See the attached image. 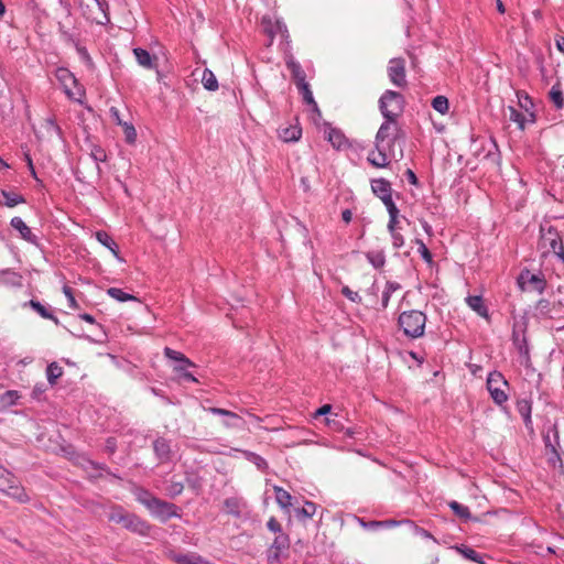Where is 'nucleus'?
<instances>
[{"label": "nucleus", "instance_id": "1", "mask_svg": "<svg viewBox=\"0 0 564 564\" xmlns=\"http://www.w3.org/2000/svg\"><path fill=\"white\" fill-rule=\"evenodd\" d=\"M395 119H386L380 126L376 139L375 149L368 153V162L378 169L387 167L394 154V143L398 135Z\"/></svg>", "mask_w": 564, "mask_h": 564}, {"label": "nucleus", "instance_id": "2", "mask_svg": "<svg viewBox=\"0 0 564 564\" xmlns=\"http://www.w3.org/2000/svg\"><path fill=\"white\" fill-rule=\"evenodd\" d=\"M398 324L406 337L420 338L424 335L426 315L417 310L405 311L399 315Z\"/></svg>", "mask_w": 564, "mask_h": 564}, {"label": "nucleus", "instance_id": "3", "mask_svg": "<svg viewBox=\"0 0 564 564\" xmlns=\"http://www.w3.org/2000/svg\"><path fill=\"white\" fill-rule=\"evenodd\" d=\"M0 491L19 503H28L30 496L18 477L0 465Z\"/></svg>", "mask_w": 564, "mask_h": 564}, {"label": "nucleus", "instance_id": "4", "mask_svg": "<svg viewBox=\"0 0 564 564\" xmlns=\"http://www.w3.org/2000/svg\"><path fill=\"white\" fill-rule=\"evenodd\" d=\"M486 388L494 403L498 406H502L508 401L509 383L501 372L496 370L489 372L486 381Z\"/></svg>", "mask_w": 564, "mask_h": 564}, {"label": "nucleus", "instance_id": "5", "mask_svg": "<svg viewBox=\"0 0 564 564\" xmlns=\"http://www.w3.org/2000/svg\"><path fill=\"white\" fill-rule=\"evenodd\" d=\"M403 96L394 90H386L379 99V109L384 119H397L403 110Z\"/></svg>", "mask_w": 564, "mask_h": 564}, {"label": "nucleus", "instance_id": "6", "mask_svg": "<svg viewBox=\"0 0 564 564\" xmlns=\"http://www.w3.org/2000/svg\"><path fill=\"white\" fill-rule=\"evenodd\" d=\"M164 356L176 362L174 371L184 380L189 382H197L196 377L188 371V368H194L195 364L191 361L183 352L174 350L170 347L164 348Z\"/></svg>", "mask_w": 564, "mask_h": 564}, {"label": "nucleus", "instance_id": "7", "mask_svg": "<svg viewBox=\"0 0 564 564\" xmlns=\"http://www.w3.org/2000/svg\"><path fill=\"white\" fill-rule=\"evenodd\" d=\"M290 549V538L288 534H278L275 535L273 542L271 543L267 561L268 564H282V558L288 556V552Z\"/></svg>", "mask_w": 564, "mask_h": 564}, {"label": "nucleus", "instance_id": "8", "mask_svg": "<svg viewBox=\"0 0 564 564\" xmlns=\"http://www.w3.org/2000/svg\"><path fill=\"white\" fill-rule=\"evenodd\" d=\"M149 512L162 523H165L171 518H180L178 507L172 502H167L160 498L149 509Z\"/></svg>", "mask_w": 564, "mask_h": 564}, {"label": "nucleus", "instance_id": "9", "mask_svg": "<svg viewBox=\"0 0 564 564\" xmlns=\"http://www.w3.org/2000/svg\"><path fill=\"white\" fill-rule=\"evenodd\" d=\"M519 286L522 290L529 289L542 294L546 289V280L542 273H532L530 270H523L518 278Z\"/></svg>", "mask_w": 564, "mask_h": 564}, {"label": "nucleus", "instance_id": "10", "mask_svg": "<svg viewBox=\"0 0 564 564\" xmlns=\"http://www.w3.org/2000/svg\"><path fill=\"white\" fill-rule=\"evenodd\" d=\"M541 243L544 248H549L557 258L560 252H564V245L560 232L552 226L547 229L541 228Z\"/></svg>", "mask_w": 564, "mask_h": 564}, {"label": "nucleus", "instance_id": "11", "mask_svg": "<svg viewBox=\"0 0 564 564\" xmlns=\"http://www.w3.org/2000/svg\"><path fill=\"white\" fill-rule=\"evenodd\" d=\"M388 76L394 86L404 88L408 84L405 75V61L403 58L390 59L388 66Z\"/></svg>", "mask_w": 564, "mask_h": 564}, {"label": "nucleus", "instance_id": "12", "mask_svg": "<svg viewBox=\"0 0 564 564\" xmlns=\"http://www.w3.org/2000/svg\"><path fill=\"white\" fill-rule=\"evenodd\" d=\"M122 527L142 536H147L151 532V525L133 513H128Z\"/></svg>", "mask_w": 564, "mask_h": 564}, {"label": "nucleus", "instance_id": "13", "mask_svg": "<svg viewBox=\"0 0 564 564\" xmlns=\"http://www.w3.org/2000/svg\"><path fill=\"white\" fill-rule=\"evenodd\" d=\"M55 76L63 86L65 94L70 99H76V94L72 90V86L77 87L78 85L75 75L69 69L59 67L56 69Z\"/></svg>", "mask_w": 564, "mask_h": 564}, {"label": "nucleus", "instance_id": "14", "mask_svg": "<svg viewBox=\"0 0 564 564\" xmlns=\"http://www.w3.org/2000/svg\"><path fill=\"white\" fill-rule=\"evenodd\" d=\"M205 411L214 414V415H221L224 417H231V421H224V425L226 427H229V429H243L245 426V421L243 419L238 415L237 413L235 412H231L229 410H226V409H221V408H216V406H210V408H206Z\"/></svg>", "mask_w": 564, "mask_h": 564}, {"label": "nucleus", "instance_id": "15", "mask_svg": "<svg viewBox=\"0 0 564 564\" xmlns=\"http://www.w3.org/2000/svg\"><path fill=\"white\" fill-rule=\"evenodd\" d=\"M261 24L263 32L270 37V43L276 33H280L285 39L289 37L285 24L280 21L272 22L271 18L265 15L262 18Z\"/></svg>", "mask_w": 564, "mask_h": 564}, {"label": "nucleus", "instance_id": "16", "mask_svg": "<svg viewBox=\"0 0 564 564\" xmlns=\"http://www.w3.org/2000/svg\"><path fill=\"white\" fill-rule=\"evenodd\" d=\"M153 451L160 463H169L172 459L171 442L164 437H158L153 442Z\"/></svg>", "mask_w": 564, "mask_h": 564}, {"label": "nucleus", "instance_id": "17", "mask_svg": "<svg viewBox=\"0 0 564 564\" xmlns=\"http://www.w3.org/2000/svg\"><path fill=\"white\" fill-rule=\"evenodd\" d=\"M224 507L227 513L234 516L235 518H240L247 509V502L241 497L235 496L226 498L224 501Z\"/></svg>", "mask_w": 564, "mask_h": 564}, {"label": "nucleus", "instance_id": "18", "mask_svg": "<svg viewBox=\"0 0 564 564\" xmlns=\"http://www.w3.org/2000/svg\"><path fill=\"white\" fill-rule=\"evenodd\" d=\"M12 228L19 231L21 238L32 245H37V237L32 232L31 228L23 221L21 217H13L10 221Z\"/></svg>", "mask_w": 564, "mask_h": 564}, {"label": "nucleus", "instance_id": "19", "mask_svg": "<svg viewBox=\"0 0 564 564\" xmlns=\"http://www.w3.org/2000/svg\"><path fill=\"white\" fill-rule=\"evenodd\" d=\"M133 55L138 64L147 69H153L156 67V57L151 55L147 50L142 47L133 48Z\"/></svg>", "mask_w": 564, "mask_h": 564}, {"label": "nucleus", "instance_id": "20", "mask_svg": "<svg viewBox=\"0 0 564 564\" xmlns=\"http://www.w3.org/2000/svg\"><path fill=\"white\" fill-rule=\"evenodd\" d=\"M371 189L372 193L380 198V200L384 199L392 195V187L389 181L386 178H375L371 181Z\"/></svg>", "mask_w": 564, "mask_h": 564}, {"label": "nucleus", "instance_id": "21", "mask_svg": "<svg viewBox=\"0 0 564 564\" xmlns=\"http://www.w3.org/2000/svg\"><path fill=\"white\" fill-rule=\"evenodd\" d=\"M326 133H327V140L330 142V144L335 149L341 150V149H345L348 147V140L340 130H338L336 128L328 127V129L326 130Z\"/></svg>", "mask_w": 564, "mask_h": 564}, {"label": "nucleus", "instance_id": "22", "mask_svg": "<svg viewBox=\"0 0 564 564\" xmlns=\"http://www.w3.org/2000/svg\"><path fill=\"white\" fill-rule=\"evenodd\" d=\"M279 138L284 142H295L300 140L302 135V128L296 124H290L288 127L280 128Z\"/></svg>", "mask_w": 564, "mask_h": 564}, {"label": "nucleus", "instance_id": "23", "mask_svg": "<svg viewBox=\"0 0 564 564\" xmlns=\"http://www.w3.org/2000/svg\"><path fill=\"white\" fill-rule=\"evenodd\" d=\"M512 344L517 348L520 356L524 357L525 359H529L530 349L524 334H521L518 330L513 329Z\"/></svg>", "mask_w": 564, "mask_h": 564}, {"label": "nucleus", "instance_id": "24", "mask_svg": "<svg viewBox=\"0 0 564 564\" xmlns=\"http://www.w3.org/2000/svg\"><path fill=\"white\" fill-rule=\"evenodd\" d=\"M286 67L291 72V75L296 84V87L300 86L301 84L306 83L305 72L303 70L299 62L291 57L286 61Z\"/></svg>", "mask_w": 564, "mask_h": 564}, {"label": "nucleus", "instance_id": "25", "mask_svg": "<svg viewBox=\"0 0 564 564\" xmlns=\"http://www.w3.org/2000/svg\"><path fill=\"white\" fill-rule=\"evenodd\" d=\"M517 411L522 416L527 427H532V402L529 399H520L517 401Z\"/></svg>", "mask_w": 564, "mask_h": 564}, {"label": "nucleus", "instance_id": "26", "mask_svg": "<svg viewBox=\"0 0 564 564\" xmlns=\"http://www.w3.org/2000/svg\"><path fill=\"white\" fill-rule=\"evenodd\" d=\"M132 492L135 497V500L138 502H140L141 505H143L148 510L151 508V506L158 499V497H155L148 489L142 488V487H135Z\"/></svg>", "mask_w": 564, "mask_h": 564}, {"label": "nucleus", "instance_id": "27", "mask_svg": "<svg viewBox=\"0 0 564 564\" xmlns=\"http://www.w3.org/2000/svg\"><path fill=\"white\" fill-rule=\"evenodd\" d=\"M273 490L275 494L276 503L281 507V509L285 510L286 512H290V508L292 507V499H293L291 494L279 486H274Z\"/></svg>", "mask_w": 564, "mask_h": 564}, {"label": "nucleus", "instance_id": "28", "mask_svg": "<svg viewBox=\"0 0 564 564\" xmlns=\"http://www.w3.org/2000/svg\"><path fill=\"white\" fill-rule=\"evenodd\" d=\"M468 306L476 312L479 316L488 318V308L484 303L480 295H469L466 297Z\"/></svg>", "mask_w": 564, "mask_h": 564}, {"label": "nucleus", "instance_id": "29", "mask_svg": "<svg viewBox=\"0 0 564 564\" xmlns=\"http://www.w3.org/2000/svg\"><path fill=\"white\" fill-rule=\"evenodd\" d=\"M96 239L102 245L105 246L107 249H109L112 254L119 259V247L117 245V242L112 239V237L104 231V230H99L96 232Z\"/></svg>", "mask_w": 564, "mask_h": 564}, {"label": "nucleus", "instance_id": "30", "mask_svg": "<svg viewBox=\"0 0 564 564\" xmlns=\"http://www.w3.org/2000/svg\"><path fill=\"white\" fill-rule=\"evenodd\" d=\"M366 259L375 269H382L386 264V253L383 249L370 250L365 253Z\"/></svg>", "mask_w": 564, "mask_h": 564}, {"label": "nucleus", "instance_id": "31", "mask_svg": "<svg viewBox=\"0 0 564 564\" xmlns=\"http://www.w3.org/2000/svg\"><path fill=\"white\" fill-rule=\"evenodd\" d=\"M172 558L177 564H204L206 560L196 553L174 554Z\"/></svg>", "mask_w": 564, "mask_h": 564}, {"label": "nucleus", "instance_id": "32", "mask_svg": "<svg viewBox=\"0 0 564 564\" xmlns=\"http://www.w3.org/2000/svg\"><path fill=\"white\" fill-rule=\"evenodd\" d=\"M63 373V368L56 361L48 364L46 367V378L50 386L54 387Z\"/></svg>", "mask_w": 564, "mask_h": 564}, {"label": "nucleus", "instance_id": "33", "mask_svg": "<svg viewBox=\"0 0 564 564\" xmlns=\"http://www.w3.org/2000/svg\"><path fill=\"white\" fill-rule=\"evenodd\" d=\"M317 510L316 503L312 501H305L302 508L295 509V517L300 520L311 519Z\"/></svg>", "mask_w": 564, "mask_h": 564}, {"label": "nucleus", "instance_id": "34", "mask_svg": "<svg viewBox=\"0 0 564 564\" xmlns=\"http://www.w3.org/2000/svg\"><path fill=\"white\" fill-rule=\"evenodd\" d=\"M297 89H299L300 94L302 95L303 100L307 105L312 106L313 111H316L317 113H319L318 106H317L316 101L314 100L313 93L310 89L308 83L306 82L304 84H301L300 86H297Z\"/></svg>", "mask_w": 564, "mask_h": 564}, {"label": "nucleus", "instance_id": "35", "mask_svg": "<svg viewBox=\"0 0 564 564\" xmlns=\"http://www.w3.org/2000/svg\"><path fill=\"white\" fill-rule=\"evenodd\" d=\"M184 490V484L180 480H176L175 477H172L166 482L165 492L166 495L174 499L180 496Z\"/></svg>", "mask_w": 564, "mask_h": 564}, {"label": "nucleus", "instance_id": "36", "mask_svg": "<svg viewBox=\"0 0 564 564\" xmlns=\"http://www.w3.org/2000/svg\"><path fill=\"white\" fill-rule=\"evenodd\" d=\"M202 84L204 88L209 91H215L218 89V80L215 74L208 68L204 69L203 72Z\"/></svg>", "mask_w": 564, "mask_h": 564}, {"label": "nucleus", "instance_id": "37", "mask_svg": "<svg viewBox=\"0 0 564 564\" xmlns=\"http://www.w3.org/2000/svg\"><path fill=\"white\" fill-rule=\"evenodd\" d=\"M400 289H401V285L398 282H394V281L387 282L384 291L382 293V299H381L382 308H386L388 306L392 293H394L395 291H398Z\"/></svg>", "mask_w": 564, "mask_h": 564}, {"label": "nucleus", "instance_id": "38", "mask_svg": "<svg viewBox=\"0 0 564 564\" xmlns=\"http://www.w3.org/2000/svg\"><path fill=\"white\" fill-rule=\"evenodd\" d=\"M94 1L96 2V6L102 15V19H98V18L94 17L93 20L101 25L109 23V21H110L109 13H108L109 4H108L107 0H94Z\"/></svg>", "mask_w": 564, "mask_h": 564}, {"label": "nucleus", "instance_id": "39", "mask_svg": "<svg viewBox=\"0 0 564 564\" xmlns=\"http://www.w3.org/2000/svg\"><path fill=\"white\" fill-rule=\"evenodd\" d=\"M448 506L458 518L463 520H469L471 518V513L467 506H464L455 500L451 501Z\"/></svg>", "mask_w": 564, "mask_h": 564}, {"label": "nucleus", "instance_id": "40", "mask_svg": "<svg viewBox=\"0 0 564 564\" xmlns=\"http://www.w3.org/2000/svg\"><path fill=\"white\" fill-rule=\"evenodd\" d=\"M107 294L110 297L117 300L118 302H127V301H135L137 300L135 296L124 292L123 290H121L119 288H109L107 290Z\"/></svg>", "mask_w": 564, "mask_h": 564}, {"label": "nucleus", "instance_id": "41", "mask_svg": "<svg viewBox=\"0 0 564 564\" xmlns=\"http://www.w3.org/2000/svg\"><path fill=\"white\" fill-rule=\"evenodd\" d=\"M432 107L441 115H446L449 110V102L445 96H436L432 100Z\"/></svg>", "mask_w": 564, "mask_h": 564}, {"label": "nucleus", "instance_id": "42", "mask_svg": "<svg viewBox=\"0 0 564 564\" xmlns=\"http://www.w3.org/2000/svg\"><path fill=\"white\" fill-rule=\"evenodd\" d=\"M20 394L15 390H8L0 395V405L2 406H11L17 404Z\"/></svg>", "mask_w": 564, "mask_h": 564}, {"label": "nucleus", "instance_id": "43", "mask_svg": "<svg viewBox=\"0 0 564 564\" xmlns=\"http://www.w3.org/2000/svg\"><path fill=\"white\" fill-rule=\"evenodd\" d=\"M2 196L4 198V205L7 207H14L25 202L22 195H19L13 192L2 191Z\"/></svg>", "mask_w": 564, "mask_h": 564}, {"label": "nucleus", "instance_id": "44", "mask_svg": "<svg viewBox=\"0 0 564 564\" xmlns=\"http://www.w3.org/2000/svg\"><path fill=\"white\" fill-rule=\"evenodd\" d=\"M30 306L36 313H39L43 318L54 319L55 322H57V318L44 305H42L39 301L31 300L30 301Z\"/></svg>", "mask_w": 564, "mask_h": 564}, {"label": "nucleus", "instance_id": "45", "mask_svg": "<svg viewBox=\"0 0 564 564\" xmlns=\"http://www.w3.org/2000/svg\"><path fill=\"white\" fill-rule=\"evenodd\" d=\"M121 127L123 129L126 142L129 144H133L137 140V130L134 126L130 122H126Z\"/></svg>", "mask_w": 564, "mask_h": 564}, {"label": "nucleus", "instance_id": "46", "mask_svg": "<svg viewBox=\"0 0 564 564\" xmlns=\"http://www.w3.org/2000/svg\"><path fill=\"white\" fill-rule=\"evenodd\" d=\"M550 98L556 108H562L564 105L563 93L558 86H553L550 90Z\"/></svg>", "mask_w": 564, "mask_h": 564}, {"label": "nucleus", "instance_id": "47", "mask_svg": "<svg viewBox=\"0 0 564 564\" xmlns=\"http://www.w3.org/2000/svg\"><path fill=\"white\" fill-rule=\"evenodd\" d=\"M415 243L417 245V252L421 254L423 260L427 264H432L433 263L432 253L429 250V248L426 247V245L421 239H415Z\"/></svg>", "mask_w": 564, "mask_h": 564}, {"label": "nucleus", "instance_id": "48", "mask_svg": "<svg viewBox=\"0 0 564 564\" xmlns=\"http://www.w3.org/2000/svg\"><path fill=\"white\" fill-rule=\"evenodd\" d=\"M510 110V120L518 123L521 130L525 127V117L522 112L517 110L514 107H509Z\"/></svg>", "mask_w": 564, "mask_h": 564}, {"label": "nucleus", "instance_id": "49", "mask_svg": "<svg viewBox=\"0 0 564 564\" xmlns=\"http://www.w3.org/2000/svg\"><path fill=\"white\" fill-rule=\"evenodd\" d=\"M405 523L412 525L413 528V533L417 536H421L423 539H431L433 541L436 542L435 538L432 535V533H430L427 530L414 524V522H412L411 520H404Z\"/></svg>", "mask_w": 564, "mask_h": 564}, {"label": "nucleus", "instance_id": "50", "mask_svg": "<svg viewBox=\"0 0 564 564\" xmlns=\"http://www.w3.org/2000/svg\"><path fill=\"white\" fill-rule=\"evenodd\" d=\"M247 458L252 462L259 469L267 468L268 464L267 460L261 457L260 455L252 453V452H246Z\"/></svg>", "mask_w": 564, "mask_h": 564}, {"label": "nucleus", "instance_id": "51", "mask_svg": "<svg viewBox=\"0 0 564 564\" xmlns=\"http://www.w3.org/2000/svg\"><path fill=\"white\" fill-rule=\"evenodd\" d=\"M460 554H463L464 557L471 560L474 562H480V555L477 553L474 549L468 546H462L457 547Z\"/></svg>", "mask_w": 564, "mask_h": 564}, {"label": "nucleus", "instance_id": "52", "mask_svg": "<svg viewBox=\"0 0 564 564\" xmlns=\"http://www.w3.org/2000/svg\"><path fill=\"white\" fill-rule=\"evenodd\" d=\"M63 293L64 295L66 296L67 301H68V306L73 310H77L79 307L75 296H74V291L70 286L68 285H64L63 286Z\"/></svg>", "mask_w": 564, "mask_h": 564}, {"label": "nucleus", "instance_id": "53", "mask_svg": "<svg viewBox=\"0 0 564 564\" xmlns=\"http://www.w3.org/2000/svg\"><path fill=\"white\" fill-rule=\"evenodd\" d=\"M267 528L273 532L275 535L278 534H285L283 531H282V525L281 523L274 518V517H271L268 522H267Z\"/></svg>", "mask_w": 564, "mask_h": 564}, {"label": "nucleus", "instance_id": "54", "mask_svg": "<svg viewBox=\"0 0 564 564\" xmlns=\"http://www.w3.org/2000/svg\"><path fill=\"white\" fill-rule=\"evenodd\" d=\"M46 392V386L45 383L43 382H39L36 383L34 387H33V390L31 392V397L34 399V400H37L40 401L42 399V397L44 395V393Z\"/></svg>", "mask_w": 564, "mask_h": 564}, {"label": "nucleus", "instance_id": "55", "mask_svg": "<svg viewBox=\"0 0 564 564\" xmlns=\"http://www.w3.org/2000/svg\"><path fill=\"white\" fill-rule=\"evenodd\" d=\"M127 516L128 512H124L123 510H115L109 514V521L123 524Z\"/></svg>", "mask_w": 564, "mask_h": 564}, {"label": "nucleus", "instance_id": "56", "mask_svg": "<svg viewBox=\"0 0 564 564\" xmlns=\"http://www.w3.org/2000/svg\"><path fill=\"white\" fill-rule=\"evenodd\" d=\"M358 523L364 528V529H367V530H378V529H382V524H380L379 521H366L365 519L362 518H356Z\"/></svg>", "mask_w": 564, "mask_h": 564}, {"label": "nucleus", "instance_id": "57", "mask_svg": "<svg viewBox=\"0 0 564 564\" xmlns=\"http://www.w3.org/2000/svg\"><path fill=\"white\" fill-rule=\"evenodd\" d=\"M341 294L347 297L349 301L354 302V303H360L361 302V296L357 293V292H354L351 291L348 286H343L341 289Z\"/></svg>", "mask_w": 564, "mask_h": 564}, {"label": "nucleus", "instance_id": "58", "mask_svg": "<svg viewBox=\"0 0 564 564\" xmlns=\"http://www.w3.org/2000/svg\"><path fill=\"white\" fill-rule=\"evenodd\" d=\"M386 206L389 215H399V209L393 202L392 195L381 200Z\"/></svg>", "mask_w": 564, "mask_h": 564}, {"label": "nucleus", "instance_id": "59", "mask_svg": "<svg viewBox=\"0 0 564 564\" xmlns=\"http://www.w3.org/2000/svg\"><path fill=\"white\" fill-rule=\"evenodd\" d=\"M386 206L389 215H399V209L393 202L392 195L381 200Z\"/></svg>", "mask_w": 564, "mask_h": 564}, {"label": "nucleus", "instance_id": "60", "mask_svg": "<svg viewBox=\"0 0 564 564\" xmlns=\"http://www.w3.org/2000/svg\"><path fill=\"white\" fill-rule=\"evenodd\" d=\"M390 235L393 248L400 249L404 245L403 236L398 230L390 232Z\"/></svg>", "mask_w": 564, "mask_h": 564}, {"label": "nucleus", "instance_id": "61", "mask_svg": "<svg viewBox=\"0 0 564 564\" xmlns=\"http://www.w3.org/2000/svg\"><path fill=\"white\" fill-rule=\"evenodd\" d=\"M550 301L542 299L538 302L536 310L540 312V314L547 315L550 313Z\"/></svg>", "mask_w": 564, "mask_h": 564}, {"label": "nucleus", "instance_id": "62", "mask_svg": "<svg viewBox=\"0 0 564 564\" xmlns=\"http://www.w3.org/2000/svg\"><path fill=\"white\" fill-rule=\"evenodd\" d=\"M110 117L112 119V121L118 124V126H122L123 123H126L127 121H123L120 117V111L116 108V107H111L110 110Z\"/></svg>", "mask_w": 564, "mask_h": 564}, {"label": "nucleus", "instance_id": "63", "mask_svg": "<svg viewBox=\"0 0 564 564\" xmlns=\"http://www.w3.org/2000/svg\"><path fill=\"white\" fill-rule=\"evenodd\" d=\"M77 51L80 55V57L83 58V61L87 64V65H93V59L88 53V51L85 48V47H77Z\"/></svg>", "mask_w": 564, "mask_h": 564}, {"label": "nucleus", "instance_id": "64", "mask_svg": "<svg viewBox=\"0 0 564 564\" xmlns=\"http://www.w3.org/2000/svg\"><path fill=\"white\" fill-rule=\"evenodd\" d=\"M398 216L399 215H389V223H388L389 232L397 230Z\"/></svg>", "mask_w": 564, "mask_h": 564}]
</instances>
